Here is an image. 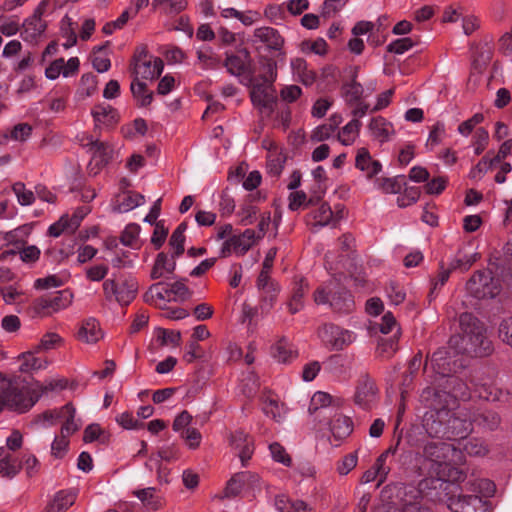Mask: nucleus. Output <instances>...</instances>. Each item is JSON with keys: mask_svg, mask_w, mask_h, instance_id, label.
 Segmentation results:
<instances>
[{"mask_svg": "<svg viewBox=\"0 0 512 512\" xmlns=\"http://www.w3.org/2000/svg\"><path fill=\"white\" fill-rule=\"evenodd\" d=\"M368 128L372 136L380 143L387 142L394 133L392 124L381 116L372 118Z\"/></svg>", "mask_w": 512, "mask_h": 512, "instance_id": "obj_31", "label": "nucleus"}, {"mask_svg": "<svg viewBox=\"0 0 512 512\" xmlns=\"http://www.w3.org/2000/svg\"><path fill=\"white\" fill-rule=\"evenodd\" d=\"M356 76L354 73L352 80L342 86L343 96L348 103L359 102L363 95V86L356 81Z\"/></svg>", "mask_w": 512, "mask_h": 512, "instance_id": "obj_48", "label": "nucleus"}, {"mask_svg": "<svg viewBox=\"0 0 512 512\" xmlns=\"http://www.w3.org/2000/svg\"><path fill=\"white\" fill-rule=\"evenodd\" d=\"M130 89L139 106L146 107L152 103L153 92L148 90L146 83L133 79Z\"/></svg>", "mask_w": 512, "mask_h": 512, "instance_id": "obj_42", "label": "nucleus"}, {"mask_svg": "<svg viewBox=\"0 0 512 512\" xmlns=\"http://www.w3.org/2000/svg\"><path fill=\"white\" fill-rule=\"evenodd\" d=\"M361 122L358 119H352L338 133V140L345 146L351 145L359 133Z\"/></svg>", "mask_w": 512, "mask_h": 512, "instance_id": "obj_49", "label": "nucleus"}, {"mask_svg": "<svg viewBox=\"0 0 512 512\" xmlns=\"http://www.w3.org/2000/svg\"><path fill=\"white\" fill-rule=\"evenodd\" d=\"M471 414L469 419H462L454 413H449L443 419L433 420L425 424L426 430L435 437L464 438L472 430Z\"/></svg>", "mask_w": 512, "mask_h": 512, "instance_id": "obj_5", "label": "nucleus"}, {"mask_svg": "<svg viewBox=\"0 0 512 512\" xmlns=\"http://www.w3.org/2000/svg\"><path fill=\"white\" fill-rule=\"evenodd\" d=\"M330 431L334 439L339 442L351 434L353 423L349 417L338 415L331 421Z\"/></svg>", "mask_w": 512, "mask_h": 512, "instance_id": "obj_36", "label": "nucleus"}, {"mask_svg": "<svg viewBox=\"0 0 512 512\" xmlns=\"http://www.w3.org/2000/svg\"><path fill=\"white\" fill-rule=\"evenodd\" d=\"M101 337L102 331L100 324L95 318L84 320L77 332L78 340L88 344L96 343Z\"/></svg>", "mask_w": 512, "mask_h": 512, "instance_id": "obj_25", "label": "nucleus"}, {"mask_svg": "<svg viewBox=\"0 0 512 512\" xmlns=\"http://www.w3.org/2000/svg\"><path fill=\"white\" fill-rule=\"evenodd\" d=\"M21 463L10 454H7L3 458L0 459V476L12 479L14 478L21 470Z\"/></svg>", "mask_w": 512, "mask_h": 512, "instance_id": "obj_46", "label": "nucleus"}, {"mask_svg": "<svg viewBox=\"0 0 512 512\" xmlns=\"http://www.w3.org/2000/svg\"><path fill=\"white\" fill-rule=\"evenodd\" d=\"M12 190L17 197L18 203L22 206H28L35 201L34 192L26 189L25 184L16 182L12 186Z\"/></svg>", "mask_w": 512, "mask_h": 512, "instance_id": "obj_58", "label": "nucleus"}, {"mask_svg": "<svg viewBox=\"0 0 512 512\" xmlns=\"http://www.w3.org/2000/svg\"><path fill=\"white\" fill-rule=\"evenodd\" d=\"M256 475L251 474L248 471L236 473L228 481L225 488V495L227 497H234L240 494L245 484L255 481Z\"/></svg>", "mask_w": 512, "mask_h": 512, "instance_id": "obj_33", "label": "nucleus"}, {"mask_svg": "<svg viewBox=\"0 0 512 512\" xmlns=\"http://www.w3.org/2000/svg\"><path fill=\"white\" fill-rule=\"evenodd\" d=\"M479 255L477 253L471 255H461L459 251L456 257L450 262L449 266L452 270L467 271L477 261Z\"/></svg>", "mask_w": 512, "mask_h": 512, "instance_id": "obj_56", "label": "nucleus"}, {"mask_svg": "<svg viewBox=\"0 0 512 512\" xmlns=\"http://www.w3.org/2000/svg\"><path fill=\"white\" fill-rule=\"evenodd\" d=\"M145 198L142 194L128 191L118 196L117 205L115 209L120 212H128L142 204H144Z\"/></svg>", "mask_w": 512, "mask_h": 512, "instance_id": "obj_39", "label": "nucleus"}, {"mask_svg": "<svg viewBox=\"0 0 512 512\" xmlns=\"http://www.w3.org/2000/svg\"><path fill=\"white\" fill-rule=\"evenodd\" d=\"M34 394V400L36 403L38 400L45 394L49 392H53L56 390H63L67 386V380L66 379H50L46 380L45 382L41 383L39 381H35L31 384Z\"/></svg>", "mask_w": 512, "mask_h": 512, "instance_id": "obj_34", "label": "nucleus"}, {"mask_svg": "<svg viewBox=\"0 0 512 512\" xmlns=\"http://www.w3.org/2000/svg\"><path fill=\"white\" fill-rule=\"evenodd\" d=\"M259 290V308L262 313H268L277 301L280 292L278 283L263 287Z\"/></svg>", "mask_w": 512, "mask_h": 512, "instance_id": "obj_35", "label": "nucleus"}, {"mask_svg": "<svg viewBox=\"0 0 512 512\" xmlns=\"http://www.w3.org/2000/svg\"><path fill=\"white\" fill-rule=\"evenodd\" d=\"M98 80L92 73H85L81 76L77 96L80 100H84L92 96L97 91Z\"/></svg>", "mask_w": 512, "mask_h": 512, "instance_id": "obj_45", "label": "nucleus"}, {"mask_svg": "<svg viewBox=\"0 0 512 512\" xmlns=\"http://www.w3.org/2000/svg\"><path fill=\"white\" fill-rule=\"evenodd\" d=\"M397 349V339L395 337H390L387 339H381L378 342L377 353L380 357L390 358Z\"/></svg>", "mask_w": 512, "mask_h": 512, "instance_id": "obj_64", "label": "nucleus"}, {"mask_svg": "<svg viewBox=\"0 0 512 512\" xmlns=\"http://www.w3.org/2000/svg\"><path fill=\"white\" fill-rule=\"evenodd\" d=\"M250 98L255 106L265 109H271L276 102L273 82L262 80L252 85Z\"/></svg>", "mask_w": 512, "mask_h": 512, "instance_id": "obj_16", "label": "nucleus"}, {"mask_svg": "<svg viewBox=\"0 0 512 512\" xmlns=\"http://www.w3.org/2000/svg\"><path fill=\"white\" fill-rule=\"evenodd\" d=\"M134 494L144 505L152 510H157L162 505L161 498L156 495L154 487L137 490Z\"/></svg>", "mask_w": 512, "mask_h": 512, "instance_id": "obj_47", "label": "nucleus"}, {"mask_svg": "<svg viewBox=\"0 0 512 512\" xmlns=\"http://www.w3.org/2000/svg\"><path fill=\"white\" fill-rule=\"evenodd\" d=\"M163 68L162 59L151 55L146 45H139L135 48L129 66L134 79H156L161 75Z\"/></svg>", "mask_w": 512, "mask_h": 512, "instance_id": "obj_4", "label": "nucleus"}, {"mask_svg": "<svg viewBox=\"0 0 512 512\" xmlns=\"http://www.w3.org/2000/svg\"><path fill=\"white\" fill-rule=\"evenodd\" d=\"M415 44L416 42L410 37L399 38L388 44L387 51L400 55L411 49Z\"/></svg>", "mask_w": 512, "mask_h": 512, "instance_id": "obj_63", "label": "nucleus"}, {"mask_svg": "<svg viewBox=\"0 0 512 512\" xmlns=\"http://www.w3.org/2000/svg\"><path fill=\"white\" fill-rule=\"evenodd\" d=\"M46 9V3L41 2L34 10L32 16L27 18L23 23V31L21 37L26 42L36 40L46 29V22L42 19V15Z\"/></svg>", "mask_w": 512, "mask_h": 512, "instance_id": "obj_15", "label": "nucleus"}, {"mask_svg": "<svg viewBox=\"0 0 512 512\" xmlns=\"http://www.w3.org/2000/svg\"><path fill=\"white\" fill-rule=\"evenodd\" d=\"M378 187L387 194L401 193L402 189L407 185L406 177L398 175L392 178H381L377 180Z\"/></svg>", "mask_w": 512, "mask_h": 512, "instance_id": "obj_44", "label": "nucleus"}, {"mask_svg": "<svg viewBox=\"0 0 512 512\" xmlns=\"http://www.w3.org/2000/svg\"><path fill=\"white\" fill-rule=\"evenodd\" d=\"M300 50L303 53H314L319 56H324L327 54L328 45L325 39L319 37L314 41L304 40L300 44Z\"/></svg>", "mask_w": 512, "mask_h": 512, "instance_id": "obj_51", "label": "nucleus"}, {"mask_svg": "<svg viewBox=\"0 0 512 512\" xmlns=\"http://www.w3.org/2000/svg\"><path fill=\"white\" fill-rule=\"evenodd\" d=\"M462 336L451 337L450 343L462 342L464 353L476 357H486L492 354L494 348L492 341L486 335V328L471 313H462L459 317Z\"/></svg>", "mask_w": 512, "mask_h": 512, "instance_id": "obj_1", "label": "nucleus"}, {"mask_svg": "<svg viewBox=\"0 0 512 512\" xmlns=\"http://www.w3.org/2000/svg\"><path fill=\"white\" fill-rule=\"evenodd\" d=\"M63 412L62 419H64V423L61 426L60 433L70 437L80 428V425L75 421L76 409L72 403H67L63 406Z\"/></svg>", "mask_w": 512, "mask_h": 512, "instance_id": "obj_43", "label": "nucleus"}, {"mask_svg": "<svg viewBox=\"0 0 512 512\" xmlns=\"http://www.w3.org/2000/svg\"><path fill=\"white\" fill-rule=\"evenodd\" d=\"M497 164L493 160L492 153L488 152L482 159L471 169L469 176L472 179H481L483 175Z\"/></svg>", "mask_w": 512, "mask_h": 512, "instance_id": "obj_52", "label": "nucleus"}, {"mask_svg": "<svg viewBox=\"0 0 512 512\" xmlns=\"http://www.w3.org/2000/svg\"><path fill=\"white\" fill-rule=\"evenodd\" d=\"M384 493H395L403 512H418L422 500V492L413 485L394 483L387 485Z\"/></svg>", "mask_w": 512, "mask_h": 512, "instance_id": "obj_13", "label": "nucleus"}, {"mask_svg": "<svg viewBox=\"0 0 512 512\" xmlns=\"http://www.w3.org/2000/svg\"><path fill=\"white\" fill-rule=\"evenodd\" d=\"M144 301L150 305L163 308L162 304L172 301L169 283L158 282L152 284L144 294Z\"/></svg>", "mask_w": 512, "mask_h": 512, "instance_id": "obj_22", "label": "nucleus"}, {"mask_svg": "<svg viewBox=\"0 0 512 512\" xmlns=\"http://www.w3.org/2000/svg\"><path fill=\"white\" fill-rule=\"evenodd\" d=\"M348 0H325L322 4L321 17L329 19L334 17L339 11H341Z\"/></svg>", "mask_w": 512, "mask_h": 512, "instance_id": "obj_61", "label": "nucleus"}, {"mask_svg": "<svg viewBox=\"0 0 512 512\" xmlns=\"http://www.w3.org/2000/svg\"><path fill=\"white\" fill-rule=\"evenodd\" d=\"M333 217H334V212L332 211V209L328 203H322L313 212V219L315 220V225H318L321 227L329 225L333 221Z\"/></svg>", "mask_w": 512, "mask_h": 512, "instance_id": "obj_57", "label": "nucleus"}, {"mask_svg": "<svg viewBox=\"0 0 512 512\" xmlns=\"http://www.w3.org/2000/svg\"><path fill=\"white\" fill-rule=\"evenodd\" d=\"M293 75L305 86L312 85L316 80V72L308 68L303 58H293L290 62Z\"/></svg>", "mask_w": 512, "mask_h": 512, "instance_id": "obj_30", "label": "nucleus"}, {"mask_svg": "<svg viewBox=\"0 0 512 512\" xmlns=\"http://www.w3.org/2000/svg\"><path fill=\"white\" fill-rule=\"evenodd\" d=\"M254 42H260L269 50L281 51L285 40L279 31L273 27L263 26L253 32Z\"/></svg>", "mask_w": 512, "mask_h": 512, "instance_id": "obj_20", "label": "nucleus"}, {"mask_svg": "<svg viewBox=\"0 0 512 512\" xmlns=\"http://www.w3.org/2000/svg\"><path fill=\"white\" fill-rule=\"evenodd\" d=\"M422 397L427 402L428 406L432 409L430 415L426 418V423L432 422L433 420L443 419L444 416H448L450 410L455 407L456 402L453 396L447 389H437L428 387L424 389Z\"/></svg>", "mask_w": 512, "mask_h": 512, "instance_id": "obj_8", "label": "nucleus"}, {"mask_svg": "<svg viewBox=\"0 0 512 512\" xmlns=\"http://www.w3.org/2000/svg\"><path fill=\"white\" fill-rule=\"evenodd\" d=\"M444 388L450 392L455 402L457 399L466 401L470 399V390L468 385L457 376H449L444 383Z\"/></svg>", "mask_w": 512, "mask_h": 512, "instance_id": "obj_32", "label": "nucleus"}, {"mask_svg": "<svg viewBox=\"0 0 512 512\" xmlns=\"http://www.w3.org/2000/svg\"><path fill=\"white\" fill-rule=\"evenodd\" d=\"M355 166L357 169L365 172L368 178H372L377 175L382 168L381 163L377 160H373L366 148H360L358 150L355 159Z\"/></svg>", "mask_w": 512, "mask_h": 512, "instance_id": "obj_24", "label": "nucleus"}, {"mask_svg": "<svg viewBox=\"0 0 512 512\" xmlns=\"http://www.w3.org/2000/svg\"><path fill=\"white\" fill-rule=\"evenodd\" d=\"M273 358L279 363H289L296 358V353L286 339H281L271 347Z\"/></svg>", "mask_w": 512, "mask_h": 512, "instance_id": "obj_41", "label": "nucleus"}, {"mask_svg": "<svg viewBox=\"0 0 512 512\" xmlns=\"http://www.w3.org/2000/svg\"><path fill=\"white\" fill-rule=\"evenodd\" d=\"M250 61V53L244 48L236 54L226 52L223 66L230 75L240 77L247 71Z\"/></svg>", "mask_w": 512, "mask_h": 512, "instance_id": "obj_17", "label": "nucleus"}, {"mask_svg": "<svg viewBox=\"0 0 512 512\" xmlns=\"http://www.w3.org/2000/svg\"><path fill=\"white\" fill-rule=\"evenodd\" d=\"M318 336L326 348L342 351L356 340V334L334 323H325L318 328Z\"/></svg>", "mask_w": 512, "mask_h": 512, "instance_id": "obj_10", "label": "nucleus"}, {"mask_svg": "<svg viewBox=\"0 0 512 512\" xmlns=\"http://www.w3.org/2000/svg\"><path fill=\"white\" fill-rule=\"evenodd\" d=\"M157 340L160 342L161 346H179L181 342V333L180 331L159 328Z\"/></svg>", "mask_w": 512, "mask_h": 512, "instance_id": "obj_59", "label": "nucleus"}, {"mask_svg": "<svg viewBox=\"0 0 512 512\" xmlns=\"http://www.w3.org/2000/svg\"><path fill=\"white\" fill-rule=\"evenodd\" d=\"M420 194L421 191L419 187L405 186L403 192L397 197V204L401 208L410 206L418 201Z\"/></svg>", "mask_w": 512, "mask_h": 512, "instance_id": "obj_55", "label": "nucleus"}, {"mask_svg": "<svg viewBox=\"0 0 512 512\" xmlns=\"http://www.w3.org/2000/svg\"><path fill=\"white\" fill-rule=\"evenodd\" d=\"M138 282L133 277H124L119 281L107 279L103 283V292L107 300L115 299L120 305H129L136 297Z\"/></svg>", "mask_w": 512, "mask_h": 512, "instance_id": "obj_9", "label": "nucleus"}, {"mask_svg": "<svg viewBox=\"0 0 512 512\" xmlns=\"http://www.w3.org/2000/svg\"><path fill=\"white\" fill-rule=\"evenodd\" d=\"M459 451L443 441H428L423 445L422 452L417 456L419 470L422 475H438L440 468L447 465Z\"/></svg>", "mask_w": 512, "mask_h": 512, "instance_id": "obj_3", "label": "nucleus"}, {"mask_svg": "<svg viewBox=\"0 0 512 512\" xmlns=\"http://www.w3.org/2000/svg\"><path fill=\"white\" fill-rule=\"evenodd\" d=\"M230 444L234 449L238 450V456L242 465H246V462L251 459L254 453L253 438L244 431L238 430L231 434Z\"/></svg>", "mask_w": 512, "mask_h": 512, "instance_id": "obj_21", "label": "nucleus"}, {"mask_svg": "<svg viewBox=\"0 0 512 512\" xmlns=\"http://www.w3.org/2000/svg\"><path fill=\"white\" fill-rule=\"evenodd\" d=\"M319 200L320 196H312L307 200V195L304 191H296L290 194L288 207L291 211H296L303 205L311 206L316 204Z\"/></svg>", "mask_w": 512, "mask_h": 512, "instance_id": "obj_50", "label": "nucleus"}, {"mask_svg": "<svg viewBox=\"0 0 512 512\" xmlns=\"http://www.w3.org/2000/svg\"><path fill=\"white\" fill-rule=\"evenodd\" d=\"M308 282L304 278H299L295 281L293 293L290 301L288 302V310L291 314L299 312L303 308V297L308 291Z\"/></svg>", "mask_w": 512, "mask_h": 512, "instance_id": "obj_38", "label": "nucleus"}, {"mask_svg": "<svg viewBox=\"0 0 512 512\" xmlns=\"http://www.w3.org/2000/svg\"><path fill=\"white\" fill-rule=\"evenodd\" d=\"M76 500V493L69 490H61L57 492L46 506L44 512H65L71 507Z\"/></svg>", "mask_w": 512, "mask_h": 512, "instance_id": "obj_29", "label": "nucleus"}, {"mask_svg": "<svg viewBox=\"0 0 512 512\" xmlns=\"http://www.w3.org/2000/svg\"><path fill=\"white\" fill-rule=\"evenodd\" d=\"M0 413L9 410L19 414L28 412L35 404L32 385L20 376L10 378L0 374Z\"/></svg>", "mask_w": 512, "mask_h": 512, "instance_id": "obj_2", "label": "nucleus"}, {"mask_svg": "<svg viewBox=\"0 0 512 512\" xmlns=\"http://www.w3.org/2000/svg\"><path fill=\"white\" fill-rule=\"evenodd\" d=\"M232 250H235L236 252H239L241 255H243L249 250V245H242L240 244V240L238 238L230 237L222 244L220 257H228Z\"/></svg>", "mask_w": 512, "mask_h": 512, "instance_id": "obj_60", "label": "nucleus"}, {"mask_svg": "<svg viewBox=\"0 0 512 512\" xmlns=\"http://www.w3.org/2000/svg\"><path fill=\"white\" fill-rule=\"evenodd\" d=\"M175 258L174 254L169 258L166 253L160 252L155 259L150 277L152 279H159L167 274H172L176 268Z\"/></svg>", "mask_w": 512, "mask_h": 512, "instance_id": "obj_28", "label": "nucleus"}, {"mask_svg": "<svg viewBox=\"0 0 512 512\" xmlns=\"http://www.w3.org/2000/svg\"><path fill=\"white\" fill-rule=\"evenodd\" d=\"M398 445H399V441L396 443L395 446H390L388 449H386L384 452H382L376 459L375 464L373 465V468L379 475V482H378L377 486H380L381 484H383L386 481L387 476L391 471L390 466L386 465V461L390 455H394L396 453Z\"/></svg>", "mask_w": 512, "mask_h": 512, "instance_id": "obj_40", "label": "nucleus"}, {"mask_svg": "<svg viewBox=\"0 0 512 512\" xmlns=\"http://www.w3.org/2000/svg\"><path fill=\"white\" fill-rule=\"evenodd\" d=\"M467 291L477 299L496 297L501 291L500 280L490 270L476 271L466 283Z\"/></svg>", "mask_w": 512, "mask_h": 512, "instance_id": "obj_7", "label": "nucleus"}, {"mask_svg": "<svg viewBox=\"0 0 512 512\" xmlns=\"http://www.w3.org/2000/svg\"><path fill=\"white\" fill-rule=\"evenodd\" d=\"M471 414L473 424L488 430H495L501 422V418L497 412L486 409H477Z\"/></svg>", "mask_w": 512, "mask_h": 512, "instance_id": "obj_26", "label": "nucleus"}, {"mask_svg": "<svg viewBox=\"0 0 512 512\" xmlns=\"http://www.w3.org/2000/svg\"><path fill=\"white\" fill-rule=\"evenodd\" d=\"M449 508L453 512H485V502L477 495H459L449 498Z\"/></svg>", "mask_w": 512, "mask_h": 512, "instance_id": "obj_18", "label": "nucleus"}, {"mask_svg": "<svg viewBox=\"0 0 512 512\" xmlns=\"http://www.w3.org/2000/svg\"><path fill=\"white\" fill-rule=\"evenodd\" d=\"M36 349L23 352L18 356V361L20 362L19 371L22 373H31L33 371H38L41 369H45L48 365V361L42 357H36L35 353H37Z\"/></svg>", "mask_w": 512, "mask_h": 512, "instance_id": "obj_27", "label": "nucleus"}, {"mask_svg": "<svg viewBox=\"0 0 512 512\" xmlns=\"http://www.w3.org/2000/svg\"><path fill=\"white\" fill-rule=\"evenodd\" d=\"M378 393L375 381L367 374L362 375L356 386L355 404L364 410H371L377 403Z\"/></svg>", "mask_w": 512, "mask_h": 512, "instance_id": "obj_14", "label": "nucleus"}, {"mask_svg": "<svg viewBox=\"0 0 512 512\" xmlns=\"http://www.w3.org/2000/svg\"><path fill=\"white\" fill-rule=\"evenodd\" d=\"M269 450L274 461L287 467L291 466L292 459L281 444L274 442L269 445Z\"/></svg>", "mask_w": 512, "mask_h": 512, "instance_id": "obj_62", "label": "nucleus"}, {"mask_svg": "<svg viewBox=\"0 0 512 512\" xmlns=\"http://www.w3.org/2000/svg\"><path fill=\"white\" fill-rule=\"evenodd\" d=\"M87 142L82 143L83 147L88 148L91 153L90 172L94 175L98 174L105 166H107L113 158V146L105 141L93 139L92 136H86Z\"/></svg>", "mask_w": 512, "mask_h": 512, "instance_id": "obj_12", "label": "nucleus"}, {"mask_svg": "<svg viewBox=\"0 0 512 512\" xmlns=\"http://www.w3.org/2000/svg\"><path fill=\"white\" fill-rule=\"evenodd\" d=\"M431 364L436 373L448 376L452 372L450 353L445 349H438L431 356Z\"/></svg>", "mask_w": 512, "mask_h": 512, "instance_id": "obj_37", "label": "nucleus"}, {"mask_svg": "<svg viewBox=\"0 0 512 512\" xmlns=\"http://www.w3.org/2000/svg\"><path fill=\"white\" fill-rule=\"evenodd\" d=\"M313 297L316 304H329L334 312L340 314L350 313L355 305L351 293L340 285L329 290L324 287H319L314 292Z\"/></svg>", "mask_w": 512, "mask_h": 512, "instance_id": "obj_6", "label": "nucleus"}, {"mask_svg": "<svg viewBox=\"0 0 512 512\" xmlns=\"http://www.w3.org/2000/svg\"><path fill=\"white\" fill-rule=\"evenodd\" d=\"M72 298V293L64 289L36 298L31 308L35 314L47 316L68 307L72 303Z\"/></svg>", "mask_w": 512, "mask_h": 512, "instance_id": "obj_11", "label": "nucleus"}, {"mask_svg": "<svg viewBox=\"0 0 512 512\" xmlns=\"http://www.w3.org/2000/svg\"><path fill=\"white\" fill-rule=\"evenodd\" d=\"M185 282L186 279H181L169 284L172 301L183 302L191 297L192 291L187 287Z\"/></svg>", "mask_w": 512, "mask_h": 512, "instance_id": "obj_53", "label": "nucleus"}, {"mask_svg": "<svg viewBox=\"0 0 512 512\" xmlns=\"http://www.w3.org/2000/svg\"><path fill=\"white\" fill-rule=\"evenodd\" d=\"M463 450L468 455L475 457H483L489 452L488 446L479 438L468 439L463 445Z\"/></svg>", "mask_w": 512, "mask_h": 512, "instance_id": "obj_54", "label": "nucleus"}, {"mask_svg": "<svg viewBox=\"0 0 512 512\" xmlns=\"http://www.w3.org/2000/svg\"><path fill=\"white\" fill-rule=\"evenodd\" d=\"M493 56V40L485 37L481 42L472 48V67L482 72L490 63Z\"/></svg>", "mask_w": 512, "mask_h": 512, "instance_id": "obj_19", "label": "nucleus"}, {"mask_svg": "<svg viewBox=\"0 0 512 512\" xmlns=\"http://www.w3.org/2000/svg\"><path fill=\"white\" fill-rule=\"evenodd\" d=\"M91 115L96 125L102 124L107 127H113L120 119L118 111L108 104L95 105Z\"/></svg>", "mask_w": 512, "mask_h": 512, "instance_id": "obj_23", "label": "nucleus"}]
</instances>
